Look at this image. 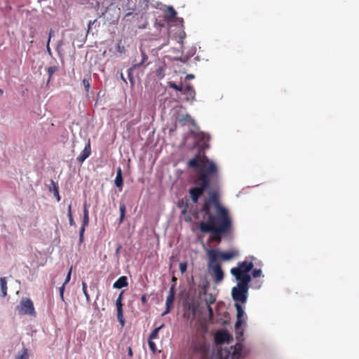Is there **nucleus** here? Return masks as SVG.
Returning a JSON list of instances; mask_svg holds the SVG:
<instances>
[{
    "mask_svg": "<svg viewBox=\"0 0 359 359\" xmlns=\"http://www.w3.org/2000/svg\"><path fill=\"white\" fill-rule=\"evenodd\" d=\"M190 168L197 170L194 184L189 190L191 201L197 203L205 191L208 198L201 208L203 221L198 224L201 233H211L210 241L219 243L222 236L232 231L233 222L228 210L219 203V175L216 164L205 155L200 154L188 161Z\"/></svg>",
    "mask_w": 359,
    "mask_h": 359,
    "instance_id": "obj_1",
    "label": "nucleus"
},
{
    "mask_svg": "<svg viewBox=\"0 0 359 359\" xmlns=\"http://www.w3.org/2000/svg\"><path fill=\"white\" fill-rule=\"evenodd\" d=\"M148 344H149L150 350L154 353L156 351V344L153 341L152 339H149Z\"/></svg>",
    "mask_w": 359,
    "mask_h": 359,
    "instance_id": "obj_25",
    "label": "nucleus"
},
{
    "mask_svg": "<svg viewBox=\"0 0 359 359\" xmlns=\"http://www.w3.org/2000/svg\"><path fill=\"white\" fill-rule=\"evenodd\" d=\"M164 327V324H162L159 327L155 328L152 332L150 334L149 339H154L158 337L159 330H161Z\"/></svg>",
    "mask_w": 359,
    "mask_h": 359,
    "instance_id": "obj_21",
    "label": "nucleus"
},
{
    "mask_svg": "<svg viewBox=\"0 0 359 359\" xmlns=\"http://www.w3.org/2000/svg\"><path fill=\"white\" fill-rule=\"evenodd\" d=\"M57 70V67L56 66L50 67L48 68V72L49 76L51 77L52 75Z\"/></svg>",
    "mask_w": 359,
    "mask_h": 359,
    "instance_id": "obj_28",
    "label": "nucleus"
},
{
    "mask_svg": "<svg viewBox=\"0 0 359 359\" xmlns=\"http://www.w3.org/2000/svg\"><path fill=\"white\" fill-rule=\"evenodd\" d=\"M119 210H120V217L118 219V223L121 224V223H122L123 220L124 219L125 215H126V205L124 203H121L120 205Z\"/></svg>",
    "mask_w": 359,
    "mask_h": 359,
    "instance_id": "obj_20",
    "label": "nucleus"
},
{
    "mask_svg": "<svg viewBox=\"0 0 359 359\" xmlns=\"http://www.w3.org/2000/svg\"><path fill=\"white\" fill-rule=\"evenodd\" d=\"M174 298H175V286L172 285L170 288L169 294L166 298L165 311L162 313V316H165L170 312V310L173 306Z\"/></svg>",
    "mask_w": 359,
    "mask_h": 359,
    "instance_id": "obj_9",
    "label": "nucleus"
},
{
    "mask_svg": "<svg viewBox=\"0 0 359 359\" xmlns=\"http://www.w3.org/2000/svg\"><path fill=\"white\" fill-rule=\"evenodd\" d=\"M54 34V32L53 29H50L49 31V34H48V41L47 42L50 43V39H51V37L53 36Z\"/></svg>",
    "mask_w": 359,
    "mask_h": 359,
    "instance_id": "obj_37",
    "label": "nucleus"
},
{
    "mask_svg": "<svg viewBox=\"0 0 359 359\" xmlns=\"http://www.w3.org/2000/svg\"><path fill=\"white\" fill-rule=\"evenodd\" d=\"M121 249V245H118V248L116 250V257H118L120 250Z\"/></svg>",
    "mask_w": 359,
    "mask_h": 359,
    "instance_id": "obj_43",
    "label": "nucleus"
},
{
    "mask_svg": "<svg viewBox=\"0 0 359 359\" xmlns=\"http://www.w3.org/2000/svg\"><path fill=\"white\" fill-rule=\"evenodd\" d=\"M187 208H188V205L186 204V206L184 208L182 212H183V213L186 212L187 211Z\"/></svg>",
    "mask_w": 359,
    "mask_h": 359,
    "instance_id": "obj_45",
    "label": "nucleus"
},
{
    "mask_svg": "<svg viewBox=\"0 0 359 359\" xmlns=\"http://www.w3.org/2000/svg\"><path fill=\"white\" fill-rule=\"evenodd\" d=\"M253 267L252 262H248L245 259L243 262H238V266L232 268L230 271L237 280L251 281L252 278L249 272L252 270Z\"/></svg>",
    "mask_w": 359,
    "mask_h": 359,
    "instance_id": "obj_3",
    "label": "nucleus"
},
{
    "mask_svg": "<svg viewBox=\"0 0 359 359\" xmlns=\"http://www.w3.org/2000/svg\"><path fill=\"white\" fill-rule=\"evenodd\" d=\"M238 283L231 290L232 298L236 302L245 303L248 299V291L250 281L238 280Z\"/></svg>",
    "mask_w": 359,
    "mask_h": 359,
    "instance_id": "obj_4",
    "label": "nucleus"
},
{
    "mask_svg": "<svg viewBox=\"0 0 359 359\" xmlns=\"http://www.w3.org/2000/svg\"><path fill=\"white\" fill-rule=\"evenodd\" d=\"M96 22V20H93V21H89L88 22V32H89L90 29V27H92V25Z\"/></svg>",
    "mask_w": 359,
    "mask_h": 359,
    "instance_id": "obj_39",
    "label": "nucleus"
},
{
    "mask_svg": "<svg viewBox=\"0 0 359 359\" xmlns=\"http://www.w3.org/2000/svg\"><path fill=\"white\" fill-rule=\"evenodd\" d=\"M209 347L205 339H196L191 342L189 347V354L191 355H198L202 358H205L208 354Z\"/></svg>",
    "mask_w": 359,
    "mask_h": 359,
    "instance_id": "obj_5",
    "label": "nucleus"
},
{
    "mask_svg": "<svg viewBox=\"0 0 359 359\" xmlns=\"http://www.w3.org/2000/svg\"><path fill=\"white\" fill-rule=\"evenodd\" d=\"M114 182H115V184H116V186L117 187H120V188L122 187V186H123V177H122L121 168L120 167L118 168V169H117L116 176Z\"/></svg>",
    "mask_w": 359,
    "mask_h": 359,
    "instance_id": "obj_18",
    "label": "nucleus"
},
{
    "mask_svg": "<svg viewBox=\"0 0 359 359\" xmlns=\"http://www.w3.org/2000/svg\"><path fill=\"white\" fill-rule=\"evenodd\" d=\"M141 301L144 304H145L147 302V296L145 294L142 296Z\"/></svg>",
    "mask_w": 359,
    "mask_h": 359,
    "instance_id": "obj_42",
    "label": "nucleus"
},
{
    "mask_svg": "<svg viewBox=\"0 0 359 359\" xmlns=\"http://www.w3.org/2000/svg\"><path fill=\"white\" fill-rule=\"evenodd\" d=\"M128 280L126 276L119 277L114 283L113 287L114 288L121 289L128 285Z\"/></svg>",
    "mask_w": 359,
    "mask_h": 359,
    "instance_id": "obj_15",
    "label": "nucleus"
},
{
    "mask_svg": "<svg viewBox=\"0 0 359 359\" xmlns=\"http://www.w3.org/2000/svg\"><path fill=\"white\" fill-rule=\"evenodd\" d=\"M71 273H72V267L69 269V271L67 273V277H66L65 280L64 282L65 285L67 284L69 282L70 278H71Z\"/></svg>",
    "mask_w": 359,
    "mask_h": 359,
    "instance_id": "obj_34",
    "label": "nucleus"
},
{
    "mask_svg": "<svg viewBox=\"0 0 359 359\" xmlns=\"http://www.w3.org/2000/svg\"><path fill=\"white\" fill-rule=\"evenodd\" d=\"M67 215H68V217H69V224L71 226H75L76 224H75L74 220L73 219L71 204H69V206H68V214H67Z\"/></svg>",
    "mask_w": 359,
    "mask_h": 359,
    "instance_id": "obj_24",
    "label": "nucleus"
},
{
    "mask_svg": "<svg viewBox=\"0 0 359 359\" xmlns=\"http://www.w3.org/2000/svg\"><path fill=\"white\" fill-rule=\"evenodd\" d=\"M262 271L261 269H255L253 271H252V276L254 278H258V277H260L262 276Z\"/></svg>",
    "mask_w": 359,
    "mask_h": 359,
    "instance_id": "obj_27",
    "label": "nucleus"
},
{
    "mask_svg": "<svg viewBox=\"0 0 359 359\" xmlns=\"http://www.w3.org/2000/svg\"><path fill=\"white\" fill-rule=\"evenodd\" d=\"M211 303H212V302H210L209 304H208V311L210 318H212L213 317V310H212V307L210 306Z\"/></svg>",
    "mask_w": 359,
    "mask_h": 359,
    "instance_id": "obj_35",
    "label": "nucleus"
},
{
    "mask_svg": "<svg viewBox=\"0 0 359 359\" xmlns=\"http://www.w3.org/2000/svg\"><path fill=\"white\" fill-rule=\"evenodd\" d=\"M29 355L27 353V350L24 348L22 354L18 355L16 359H28Z\"/></svg>",
    "mask_w": 359,
    "mask_h": 359,
    "instance_id": "obj_26",
    "label": "nucleus"
},
{
    "mask_svg": "<svg viewBox=\"0 0 359 359\" xmlns=\"http://www.w3.org/2000/svg\"><path fill=\"white\" fill-rule=\"evenodd\" d=\"M136 69V68H134V65H133L131 68H130V69L128 70V78H129V79H130V82H131V83H133V70H134V69Z\"/></svg>",
    "mask_w": 359,
    "mask_h": 359,
    "instance_id": "obj_31",
    "label": "nucleus"
},
{
    "mask_svg": "<svg viewBox=\"0 0 359 359\" xmlns=\"http://www.w3.org/2000/svg\"><path fill=\"white\" fill-rule=\"evenodd\" d=\"M209 258L208 268L211 271V276L216 284L221 283L224 279V271L221 265L217 262V250L211 249L208 252Z\"/></svg>",
    "mask_w": 359,
    "mask_h": 359,
    "instance_id": "obj_2",
    "label": "nucleus"
},
{
    "mask_svg": "<svg viewBox=\"0 0 359 359\" xmlns=\"http://www.w3.org/2000/svg\"><path fill=\"white\" fill-rule=\"evenodd\" d=\"M123 292H121L119 294V295L116 301V309H117V318H118V321L122 325L124 324L123 316V308H122L123 305L121 303Z\"/></svg>",
    "mask_w": 359,
    "mask_h": 359,
    "instance_id": "obj_12",
    "label": "nucleus"
},
{
    "mask_svg": "<svg viewBox=\"0 0 359 359\" xmlns=\"http://www.w3.org/2000/svg\"><path fill=\"white\" fill-rule=\"evenodd\" d=\"M89 223V216H83V224L79 232V243H81L83 241L85 228Z\"/></svg>",
    "mask_w": 359,
    "mask_h": 359,
    "instance_id": "obj_16",
    "label": "nucleus"
},
{
    "mask_svg": "<svg viewBox=\"0 0 359 359\" xmlns=\"http://www.w3.org/2000/svg\"><path fill=\"white\" fill-rule=\"evenodd\" d=\"M163 69L161 68H159L156 71V74L158 76H159L161 78L163 77V74H162Z\"/></svg>",
    "mask_w": 359,
    "mask_h": 359,
    "instance_id": "obj_38",
    "label": "nucleus"
},
{
    "mask_svg": "<svg viewBox=\"0 0 359 359\" xmlns=\"http://www.w3.org/2000/svg\"><path fill=\"white\" fill-rule=\"evenodd\" d=\"M3 94V90L0 88V95Z\"/></svg>",
    "mask_w": 359,
    "mask_h": 359,
    "instance_id": "obj_48",
    "label": "nucleus"
},
{
    "mask_svg": "<svg viewBox=\"0 0 359 359\" xmlns=\"http://www.w3.org/2000/svg\"><path fill=\"white\" fill-rule=\"evenodd\" d=\"M20 315H29L36 316V313L32 301L29 298H22L17 306Z\"/></svg>",
    "mask_w": 359,
    "mask_h": 359,
    "instance_id": "obj_7",
    "label": "nucleus"
},
{
    "mask_svg": "<svg viewBox=\"0 0 359 359\" xmlns=\"http://www.w3.org/2000/svg\"><path fill=\"white\" fill-rule=\"evenodd\" d=\"M176 15H177V12L174 10L173 8L170 7L169 8V15H170V18H175Z\"/></svg>",
    "mask_w": 359,
    "mask_h": 359,
    "instance_id": "obj_33",
    "label": "nucleus"
},
{
    "mask_svg": "<svg viewBox=\"0 0 359 359\" xmlns=\"http://www.w3.org/2000/svg\"><path fill=\"white\" fill-rule=\"evenodd\" d=\"M237 346H238V348H236L235 352H236V351H238V358H239V355H240L241 352V351H242V346H241V344H238V345H237Z\"/></svg>",
    "mask_w": 359,
    "mask_h": 359,
    "instance_id": "obj_36",
    "label": "nucleus"
},
{
    "mask_svg": "<svg viewBox=\"0 0 359 359\" xmlns=\"http://www.w3.org/2000/svg\"><path fill=\"white\" fill-rule=\"evenodd\" d=\"M187 262H181L180 264V270L182 273H184L187 271Z\"/></svg>",
    "mask_w": 359,
    "mask_h": 359,
    "instance_id": "obj_29",
    "label": "nucleus"
},
{
    "mask_svg": "<svg viewBox=\"0 0 359 359\" xmlns=\"http://www.w3.org/2000/svg\"><path fill=\"white\" fill-rule=\"evenodd\" d=\"M83 216H89L88 215V210L87 209L86 205H84L83 208Z\"/></svg>",
    "mask_w": 359,
    "mask_h": 359,
    "instance_id": "obj_40",
    "label": "nucleus"
},
{
    "mask_svg": "<svg viewBox=\"0 0 359 359\" xmlns=\"http://www.w3.org/2000/svg\"><path fill=\"white\" fill-rule=\"evenodd\" d=\"M49 191L53 193L57 201H60L58 186L57 183H55L53 180H50V186L49 187Z\"/></svg>",
    "mask_w": 359,
    "mask_h": 359,
    "instance_id": "obj_17",
    "label": "nucleus"
},
{
    "mask_svg": "<svg viewBox=\"0 0 359 359\" xmlns=\"http://www.w3.org/2000/svg\"><path fill=\"white\" fill-rule=\"evenodd\" d=\"M235 307L236 309V318H237V320L235 324V327H236V329H238L243 324L242 318L243 317L245 312L243 309V306L240 304L236 303Z\"/></svg>",
    "mask_w": 359,
    "mask_h": 359,
    "instance_id": "obj_13",
    "label": "nucleus"
},
{
    "mask_svg": "<svg viewBox=\"0 0 359 359\" xmlns=\"http://www.w3.org/2000/svg\"><path fill=\"white\" fill-rule=\"evenodd\" d=\"M82 290H83V294L86 296V299H89V295H88V293L87 292V285L84 282H83V283H82Z\"/></svg>",
    "mask_w": 359,
    "mask_h": 359,
    "instance_id": "obj_30",
    "label": "nucleus"
},
{
    "mask_svg": "<svg viewBox=\"0 0 359 359\" xmlns=\"http://www.w3.org/2000/svg\"><path fill=\"white\" fill-rule=\"evenodd\" d=\"M172 281H175L177 279L175 277H172Z\"/></svg>",
    "mask_w": 359,
    "mask_h": 359,
    "instance_id": "obj_47",
    "label": "nucleus"
},
{
    "mask_svg": "<svg viewBox=\"0 0 359 359\" xmlns=\"http://www.w3.org/2000/svg\"><path fill=\"white\" fill-rule=\"evenodd\" d=\"M238 359H239V358H238Z\"/></svg>",
    "mask_w": 359,
    "mask_h": 359,
    "instance_id": "obj_50",
    "label": "nucleus"
},
{
    "mask_svg": "<svg viewBox=\"0 0 359 359\" xmlns=\"http://www.w3.org/2000/svg\"><path fill=\"white\" fill-rule=\"evenodd\" d=\"M232 340V337L226 330H218L215 334V341L217 344H222Z\"/></svg>",
    "mask_w": 359,
    "mask_h": 359,
    "instance_id": "obj_8",
    "label": "nucleus"
},
{
    "mask_svg": "<svg viewBox=\"0 0 359 359\" xmlns=\"http://www.w3.org/2000/svg\"><path fill=\"white\" fill-rule=\"evenodd\" d=\"M141 55H142V60H141V62H140L139 63L135 64L134 65V68H140L147 61V60L148 58L147 54L144 51H142V54Z\"/></svg>",
    "mask_w": 359,
    "mask_h": 359,
    "instance_id": "obj_23",
    "label": "nucleus"
},
{
    "mask_svg": "<svg viewBox=\"0 0 359 359\" xmlns=\"http://www.w3.org/2000/svg\"><path fill=\"white\" fill-rule=\"evenodd\" d=\"M121 78L123 80V81H126V79H124V78L123 76H121Z\"/></svg>",
    "mask_w": 359,
    "mask_h": 359,
    "instance_id": "obj_49",
    "label": "nucleus"
},
{
    "mask_svg": "<svg viewBox=\"0 0 359 359\" xmlns=\"http://www.w3.org/2000/svg\"><path fill=\"white\" fill-rule=\"evenodd\" d=\"M46 50L49 55H51V49L50 48V43L47 42L46 43Z\"/></svg>",
    "mask_w": 359,
    "mask_h": 359,
    "instance_id": "obj_41",
    "label": "nucleus"
},
{
    "mask_svg": "<svg viewBox=\"0 0 359 359\" xmlns=\"http://www.w3.org/2000/svg\"><path fill=\"white\" fill-rule=\"evenodd\" d=\"M0 286H1V296L6 297L7 294V281H6V278H4V277L0 278Z\"/></svg>",
    "mask_w": 359,
    "mask_h": 359,
    "instance_id": "obj_19",
    "label": "nucleus"
},
{
    "mask_svg": "<svg viewBox=\"0 0 359 359\" xmlns=\"http://www.w3.org/2000/svg\"><path fill=\"white\" fill-rule=\"evenodd\" d=\"M128 354H129V355H132V354H133L132 353V350H131L130 348H129Z\"/></svg>",
    "mask_w": 359,
    "mask_h": 359,
    "instance_id": "obj_46",
    "label": "nucleus"
},
{
    "mask_svg": "<svg viewBox=\"0 0 359 359\" xmlns=\"http://www.w3.org/2000/svg\"><path fill=\"white\" fill-rule=\"evenodd\" d=\"M90 154H91L90 141V140H88L83 150L80 154V155L77 157V161L79 162L80 163H82L87 158H88L90 156Z\"/></svg>",
    "mask_w": 359,
    "mask_h": 359,
    "instance_id": "obj_14",
    "label": "nucleus"
},
{
    "mask_svg": "<svg viewBox=\"0 0 359 359\" xmlns=\"http://www.w3.org/2000/svg\"><path fill=\"white\" fill-rule=\"evenodd\" d=\"M168 85L170 88L182 92V94L185 95V100L187 102H192L195 99L196 92L194 87L191 85H187L185 88H183L182 83L177 85L172 81H170L168 83Z\"/></svg>",
    "mask_w": 359,
    "mask_h": 359,
    "instance_id": "obj_6",
    "label": "nucleus"
},
{
    "mask_svg": "<svg viewBox=\"0 0 359 359\" xmlns=\"http://www.w3.org/2000/svg\"><path fill=\"white\" fill-rule=\"evenodd\" d=\"M194 136L197 139L201 147H203V149H206L208 147V143L210 140L209 135L203 132H198L195 133Z\"/></svg>",
    "mask_w": 359,
    "mask_h": 359,
    "instance_id": "obj_11",
    "label": "nucleus"
},
{
    "mask_svg": "<svg viewBox=\"0 0 359 359\" xmlns=\"http://www.w3.org/2000/svg\"><path fill=\"white\" fill-rule=\"evenodd\" d=\"M237 250H231L229 252H219L217 250V259L219 258L222 261H228L238 256Z\"/></svg>",
    "mask_w": 359,
    "mask_h": 359,
    "instance_id": "obj_10",
    "label": "nucleus"
},
{
    "mask_svg": "<svg viewBox=\"0 0 359 359\" xmlns=\"http://www.w3.org/2000/svg\"><path fill=\"white\" fill-rule=\"evenodd\" d=\"M194 78V76L193 74H187L186 76V79L187 80L192 79Z\"/></svg>",
    "mask_w": 359,
    "mask_h": 359,
    "instance_id": "obj_44",
    "label": "nucleus"
},
{
    "mask_svg": "<svg viewBox=\"0 0 359 359\" xmlns=\"http://www.w3.org/2000/svg\"><path fill=\"white\" fill-rule=\"evenodd\" d=\"M65 285L63 283L62 285L59 288L60 291V297L62 301H64V292H65Z\"/></svg>",
    "mask_w": 359,
    "mask_h": 359,
    "instance_id": "obj_32",
    "label": "nucleus"
},
{
    "mask_svg": "<svg viewBox=\"0 0 359 359\" xmlns=\"http://www.w3.org/2000/svg\"><path fill=\"white\" fill-rule=\"evenodd\" d=\"M82 83H83V84L84 86V88H85L86 91L88 92L90 88V85H91V78H90V76L84 78L82 80Z\"/></svg>",
    "mask_w": 359,
    "mask_h": 359,
    "instance_id": "obj_22",
    "label": "nucleus"
}]
</instances>
